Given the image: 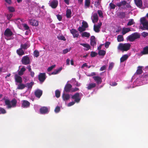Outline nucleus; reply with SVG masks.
<instances>
[{"label":"nucleus","mask_w":148,"mask_h":148,"mask_svg":"<svg viewBox=\"0 0 148 148\" xmlns=\"http://www.w3.org/2000/svg\"><path fill=\"white\" fill-rule=\"evenodd\" d=\"M5 105L7 106L8 108H11L12 107H16L17 103V101L15 98L13 99L10 101L9 99H5Z\"/></svg>","instance_id":"obj_1"},{"label":"nucleus","mask_w":148,"mask_h":148,"mask_svg":"<svg viewBox=\"0 0 148 148\" xmlns=\"http://www.w3.org/2000/svg\"><path fill=\"white\" fill-rule=\"evenodd\" d=\"M140 34L138 32H134L127 37V40L131 42H133L136 40L140 38Z\"/></svg>","instance_id":"obj_2"},{"label":"nucleus","mask_w":148,"mask_h":148,"mask_svg":"<svg viewBox=\"0 0 148 148\" xmlns=\"http://www.w3.org/2000/svg\"><path fill=\"white\" fill-rule=\"evenodd\" d=\"M131 45L129 43L123 44L120 43L118 46L117 49L123 52L127 51L130 49Z\"/></svg>","instance_id":"obj_3"},{"label":"nucleus","mask_w":148,"mask_h":148,"mask_svg":"<svg viewBox=\"0 0 148 148\" xmlns=\"http://www.w3.org/2000/svg\"><path fill=\"white\" fill-rule=\"evenodd\" d=\"M140 23L142 25L140 28L142 30H148V21L144 17H142L140 18Z\"/></svg>","instance_id":"obj_4"},{"label":"nucleus","mask_w":148,"mask_h":148,"mask_svg":"<svg viewBox=\"0 0 148 148\" xmlns=\"http://www.w3.org/2000/svg\"><path fill=\"white\" fill-rule=\"evenodd\" d=\"M21 61L22 63L25 65H28L30 63L29 58L27 56L23 57L21 59Z\"/></svg>","instance_id":"obj_5"},{"label":"nucleus","mask_w":148,"mask_h":148,"mask_svg":"<svg viewBox=\"0 0 148 148\" xmlns=\"http://www.w3.org/2000/svg\"><path fill=\"white\" fill-rule=\"evenodd\" d=\"M38 79L41 82H43L46 78L45 73H40L38 76Z\"/></svg>","instance_id":"obj_6"},{"label":"nucleus","mask_w":148,"mask_h":148,"mask_svg":"<svg viewBox=\"0 0 148 148\" xmlns=\"http://www.w3.org/2000/svg\"><path fill=\"white\" fill-rule=\"evenodd\" d=\"M58 5V1L57 0H52L49 3V6L52 8H56Z\"/></svg>","instance_id":"obj_7"},{"label":"nucleus","mask_w":148,"mask_h":148,"mask_svg":"<svg viewBox=\"0 0 148 148\" xmlns=\"http://www.w3.org/2000/svg\"><path fill=\"white\" fill-rule=\"evenodd\" d=\"M4 34L5 36L9 37L12 36L13 33L10 29L7 28L5 30Z\"/></svg>","instance_id":"obj_8"},{"label":"nucleus","mask_w":148,"mask_h":148,"mask_svg":"<svg viewBox=\"0 0 148 148\" xmlns=\"http://www.w3.org/2000/svg\"><path fill=\"white\" fill-rule=\"evenodd\" d=\"M40 112L41 114H45L49 112V110L47 107L43 106L40 108Z\"/></svg>","instance_id":"obj_9"},{"label":"nucleus","mask_w":148,"mask_h":148,"mask_svg":"<svg viewBox=\"0 0 148 148\" xmlns=\"http://www.w3.org/2000/svg\"><path fill=\"white\" fill-rule=\"evenodd\" d=\"M30 105V103L27 101L24 100L22 101L21 104V107L27 108L29 107Z\"/></svg>","instance_id":"obj_10"},{"label":"nucleus","mask_w":148,"mask_h":148,"mask_svg":"<svg viewBox=\"0 0 148 148\" xmlns=\"http://www.w3.org/2000/svg\"><path fill=\"white\" fill-rule=\"evenodd\" d=\"M72 98L75 100L74 101L78 103L80 99L79 98V93H76L73 95L71 97Z\"/></svg>","instance_id":"obj_11"},{"label":"nucleus","mask_w":148,"mask_h":148,"mask_svg":"<svg viewBox=\"0 0 148 148\" xmlns=\"http://www.w3.org/2000/svg\"><path fill=\"white\" fill-rule=\"evenodd\" d=\"M28 22L29 24L33 26H38V21L34 19H29Z\"/></svg>","instance_id":"obj_12"},{"label":"nucleus","mask_w":148,"mask_h":148,"mask_svg":"<svg viewBox=\"0 0 148 148\" xmlns=\"http://www.w3.org/2000/svg\"><path fill=\"white\" fill-rule=\"evenodd\" d=\"M71 33L73 35L74 38H77L79 35L78 32L75 29H72L70 30Z\"/></svg>","instance_id":"obj_13"},{"label":"nucleus","mask_w":148,"mask_h":148,"mask_svg":"<svg viewBox=\"0 0 148 148\" xmlns=\"http://www.w3.org/2000/svg\"><path fill=\"white\" fill-rule=\"evenodd\" d=\"M102 23L100 22L97 25H94V30L96 32L98 33L100 31V28L102 25Z\"/></svg>","instance_id":"obj_14"},{"label":"nucleus","mask_w":148,"mask_h":148,"mask_svg":"<svg viewBox=\"0 0 148 148\" xmlns=\"http://www.w3.org/2000/svg\"><path fill=\"white\" fill-rule=\"evenodd\" d=\"M34 94L36 97L39 98L42 95V91L40 89H37L35 91Z\"/></svg>","instance_id":"obj_15"},{"label":"nucleus","mask_w":148,"mask_h":148,"mask_svg":"<svg viewBox=\"0 0 148 148\" xmlns=\"http://www.w3.org/2000/svg\"><path fill=\"white\" fill-rule=\"evenodd\" d=\"M72 87L71 85L69 84H67L64 88V90L66 92L71 91Z\"/></svg>","instance_id":"obj_16"},{"label":"nucleus","mask_w":148,"mask_h":148,"mask_svg":"<svg viewBox=\"0 0 148 148\" xmlns=\"http://www.w3.org/2000/svg\"><path fill=\"white\" fill-rule=\"evenodd\" d=\"M93 78L97 83L98 84H100L102 82V80L101 78L99 76H93Z\"/></svg>","instance_id":"obj_17"},{"label":"nucleus","mask_w":148,"mask_h":148,"mask_svg":"<svg viewBox=\"0 0 148 148\" xmlns=\"http://www.w3.org/2000/svg\"><path fill=\"white\" fill-rule=\"evenodd\" d=\"M15 82L18 83H21L22 82V77L17 74L15 75Z\"/></svg>","instance_id":"obj_18"},{"label":"nucleus","mask_w":148,"mask_h":148,"mask_svg":"<svg viewBox=\"0 0 148 148\" xmlns=\"http://www.w3.org/2000/svg\"><path fill=\"white\" fill-rule=\"evenodd\" d=\"M90 45L92 46H94L96 45L97 42L95 40V37L94 36H92L90 39Z\"/></svg>","instance_id":"obj_19"},{"label":"nucleus","mask_w":148,"mask_h":148,"mask_svg":"<svg viewBox=\"0 0 148 148\" xmlns=\"http://www.w3.org/2000/svg\"><path fill=\"white\" fill-rule=\"evenodd\" d=\"M134 2L136 5L139 8L142 7L143 2L142 0H134Z\"/></svg>","instance_id":"obj_20"},{"label":"nucleus","mask_w":148,"mask_h":148,"mask_svg":"<svg viewBox=\"0 0 148 148\" xmlns=\"http://www.w3.org/2000/svg\"><path fill=\"white\" fill-rule=\"evenodd\" d=\"M92 22L94 23L97 22L98 20V17L97 13H94L93 15Z\"/></svg>","instance_id":"obj_21"},{"label":"nucleus","mask_w":148,"mask_h":148,"mask_svg":"<svg viewBox=\"0 0 148 148\" xmlns=\"http://www.w3.org/2000/svg\"><path fill=\"white\" fill-rule=\"evenodd\" d=\"M140 53L141 55H145L148 54V46L144 47L143 51L141 52Z\"/></svg>","instance_id":"obj_22"},{"label":"nucleus","mask_w":148,"mask_h":148,"mask_svg":"<svg viewBox=\"0 0 148 148\" xmlns=\"http://www.w3.org/2000/svg\"><path fill=\"white\" fill-rule=\"evenodd\" d=\"M62 97L64 101H66L69 99L70 96L69 94H66L63 93L62 95Z\"/></svg>","instance_id":"obj_23"},{"label":"nucleus","mask_w":148,"mask_h":148,"mask_svg":"<svg viewBox=\"0 0 148 148\" xmlns=\"http://www.w3.org/2000/svg\"><path fill=\"white\" fill-rule=\"evenodd\" d=\"M130 31L131 30L130 28L124 27L122 29V34L123 35H124Z\"/></svg>","instance_id":"obj_24"},{"label":"nucleus","mask_w":148,"mask_h":148,"mask_svg":"<svg viewBox=\"0 0 148 148\" xmlns=\"http://www.w3.org/2000/svg\"><path fill=\"white\" fill-rule=\"evenodd\" d=\"M128 56L127 54H125L120 59L121 62H123L125 61L126 60L128 59Z\"/></svg>","instance_id":"obj_25"},{"label":"nucleus","mask_w":148,"mask_h":148,"mask_svg":"<svg viewBox=\"0 0 148 148\" xmlns=\"http://www.w3.org/2000/svg\"><path fill=\"white\" fill-rule=\"evenodd\" d=\"M142 66H138V69L136 72V74L137 75H140L143 73V71L142 70Z\"/></svg>","instance_id":"obj_26"},{"label":"nucleus","mask_w":148,"mask_h":148,"mask_svg":"<svg viewBox=\"0 0 148 148\" xmlns=\"http://www.w3.org/2000/svg\"><path fill=\"white\" fill-rule=\"evenodd\" d=\"M17 53L20 56H21L24 54V51L21 48L16 51Z\"/></svg>","instance_id":"obj_27"},{"label":"nucleus","mask_w":148,"mask_h":148,"mask_svg":"<svg viewBox=\"0 0 148 148\" xmlns=\"http://www.w3.org/2000/svg\"><path fill=\"white\" fill-rule=\"evenodd\" d=\"M126 4V2L125 1H123L119 3H117L116 5L119 7H120L122 5L125 6Z\"/></svg>","instance_id":"obj_28"},{"label":"nucleus","mask_w":148,"mask_h":148,"mask_svg":"<svg viewBox=\"0 0 148 148\" xmlns=\"http://www.w3.org/2000/svg\"><path fill=\"white\" fill-rule=\"evenodd\" d=\"M26 71V69L24 67H23L18 72V74L19 75L21 76L24 73V72Z\"/></svg>","instance_id":"obj_29"},{"label":"nucleus","mask_w":148,"mask_h":148,"mask_svg":"<svg viewBox=\"0 0 148 148\" xmlns=\"http://www.w3.org/2000/svg\"><path fill=\"white\" fill-rule=\"evenodd\" d=\"M126 14L125 12H121L119 13L118 16L120 18L123 19L125 18Z\"/></svg>","instance_id":"obj_30"},{"label":"nucleus","mask_w":148,"mask_h":148,"mask_svg":"<svg viewBox=\"0 0 148 148\" xmlns=\"http://www.w3.org/2000/svg\"><path fill=\"white\" fill-rule=\"evenodd\" d=\"M34 84V82H32L30 83H27L25 85V87H27L28 88H32Z\"/></svg>","instance_id":"obj_31"},{"label":"nucleus","mask_w":148,"mask_h":148,"mask_svg":"<svg viewBox=\"0 0 148 148\" xmlns=\"http://www.w3.org/2000/svg\"><path fill=\"white\" fill-rule=\"evenodd\" d=\"M62 69V68L61 67L59 68L58 69L55 70L53 72H52L51 74L52 75L56 74H58L59 72L61 71Z\"/></svg>","instance_id":"obj_32"},{"label":"nucleus","mask_w":148,"mask_h":148,"mask_svg":"<svg viewBox=\"0 0 148 148\" xmlns=\"http://www.w3.org/2000/svg\"><path fill=\"white\" fill-rule=\"evenodd\" d=\"M25 87V85L21 83H19L18 85L17 88L18 89L22 90Z\"/></svg>","instance_id":"obj_33"},{"label":"nucleus","mask_w":148,"mask_h":148,"mask_svg":"<svg viewBox=\"0 0 148 148\" xmlns=\"http://www.w3.org/2000/svg\"><path fill=\"white\" fill-rule=\"evenodd\" d=\"M96 86V84L95 83H91L89 84L87 87L88 89L90 90L95 87Z\"/></svg>","instance_id":"obj_34"},{"label":"nucleus","mask_w":148,"mask_h":148,"mask_svg":"<svg viewBox=\"0 0 148 148\" xmlns=\"http://www.w3.org/2000/svg\"><path fill=\"white\" fill-rule=\"evenodd\" d=\"M117 40L118 42H121L124 41V38L122 35H119L117 37Z\"/></svg>","instance_id":"obj_35"},{"label":"nucleus","mask_w":148,"mask_h":148,"mask_svg":"<svg viewBox=\"0 0 148 148\" xmlns=\"http://www.w3.org/2000/svg\"><path fill=\"white\" fill-rule=\"evenodd\" d=\"M29 46L26 43H24V44H21V48L22 49H27Z\"/></svg>","instance_id":"obj_36"},{"label":"nucleus","mask_w":148,"mask_h":148,"mask_svg":"<svg viewBox=\"0 0 148 148\" xmlns=\"http://www.w3.org/2000/svg\"><path fill=\"white\" fill-rule=\"evenodd\" d=\"M71 12L70 10L68 9L66 11V16L67 18H69L71 17Z\"/></svg>","instance_id":"obj_37"},{"label":"nucleus","mask_w":148,"mask_h":148,"mask_svg":"<svg viewBox=\"0 0 148 148\" xmlns=\"http://www.w3.org/2000/svg\"><path fill=\"white\" fill-rule=\"evenodd\" d=\"M90 0H85V8H88L90 6Z\"/></svg>","instance_id":"obj_38"},{"label":"nucleus","mask_w":148,"mask_h":148,"mask_svg":"<svg viewBox=\"0 0 148 148\" xmlns=\"http://www.w3.org/2000/svg\"><path fill=\"white\" fill-rule=\"evenodd\" d=\"M106 53V51L104 50H100L98 52V54L100 56H104L105 55Z\"/></svg>","instance_id":"obj_39"},{"label":"nucleus","mask_w":148,"mask_h":148,"mask_svg":"<svg viewBox=\"0 0 148 148\" xmlns=\"http://www.w3.org/2000/svg\"><path fill=\"white\" fill-rule=\"evenodd\" d=\"M84 47L86 48L85 50L86 51H87L89 50L90 48V45L88 44L84 43Z\"/></svg>","instance_id":"obj_40"},{"label":"nucleus","mask_w":148,"mask_h":148,"mask_svg":"<svg viewBox=\"0 0 148 148\" xmlns=\"http://www.w3.org/2000/svg\"><path fill=\"white\" fill-rule=\"evenodd\" d=\"M78 30L80 32H82L83 31V21H82V22L81 26H80L79 27Z\"/></svg>","instance_id":"obj_41"},{"label":"nucleus","mask_w":148,"mask_h":148,"mask_svg":"<svg viewBox=\"0 0 148 148\" xmlns=\"http://www.w3.org/2000/svg\"><path fill=\"white\" fill-rule=\"evenodd\" d=\"M60 92L58 90H56L55 91V96L56 97L58 98L60 97Z\"/></svg>","instance_id":"obj_42"},{"label":"nucleus","mask_w":148,"mask_h":148,"mask_svg":"<svg viewBox=\"0 0 148 148\" xmlns=\"http://www.w3.org/2000/svg\"><path fill=\"white\" fill-rule=\"evenodd\" d=\"M134 23H135L133 19H131L129 21V22L127 23V26H130L134 24Z\"/></svg>","instance_id":"obj_43"},{"label":"nucleus","mask_w":148,"mask_h":148,"mask_svg":"<svg viewBox=\"0 0 148 148\" xmlns=\"http://www.w3.org/2000/svg\"><path fill=\"white\" fill-rule=\"evenodd\" d=\"M34 54L35 57L37 58L39 56L40 53L38 51L35 50L34 52Z\"/></svg>","instance_id":"obj_44"},{"label":"nucleus","mask_w":148,"mask_h":148,"mask_svg":"<svg viewBox=\"0 0 148 148\" xmlns=\"http://www.w3.org/2000/svg\"><path fill=\"white\" fill-rule=\"evenodd\" d=\"M6 113V111L4 109L0 107V114H5Z\"/></svg>","instance_id":"obj_45"},{"label":"nucleus","mask_w":148,"mask_h":148,"mask_svg":"<svg viewBox=\"0 0 148 148\" xmlns=\"http://www.w3.org/2000/svg\"><path fill=\"white\" fill-rule=\"evenodd\" d=\"M90 36V34L89 33L87 32H84V37L88 38Z\"/></svg>","instance_id":"obj_46"},{"label":"nucleus","mask_w":148,"mask_h":148,"mask_svg":"<svg viewBox=\"0 0 148 148\" xmlns=\"http://www.w3.org/2000/svg\"><path fill=\"white\" fill-rule=\"evenodd\" d=\"M71 49V48H69V49H66L63 50V54H65L67 53L68 52H69L70 51Z\"/></svg>","instance_id":"obj_47"},{"label":"nucleus","mask_w":148,"mask_h":148,"mask_svg":"<svg viewBox=\"0 0 148 148\" xmlns=\"http://www.w3.org/2000/svg\"><path fill=\"white\" fill-rule=\"evenodd\" d=\"M114 64L113 62L110 63L108 67V70H111L114 66Z\"/></svg>","instance_id":"obj_48"},{"label":"nucleus","mask_w":148,"mask_h":148,"mask_svg":"<svg viewBox=\"0 0 148 148\" xmlns=\"http://www.w3.org/2000/svg\"><path fill=\"white\" fill-rule=\"evenodd\" d=\"M97 13L100 17L102 18H103V12H102L101 10H98L97 11Z\"/></svg>","instance_id":"obj_49"},{"label":"nucleus","mask_w":148,"mask_h":148,"mask_svg":"<svg viewBox=\"0 0 148 148\" xmlns=\"http://www.w3.org/2000/svg\"><path fill=\"white\" fill-rule=\"evenodd\" d=\"M60 111V107L58 106H57L55 108L54 111L56 113H58Z\"/></svg>","instance_id":"obj_50"},{"label":"nucleus","mask_w":148,"mask_h":148,"mask_svg":"<svg viewBox=\"0 0 148 148\" xmlns=\"http://www.w3.org/2000/svg\"><path fill=\"white\" fill-rule=\"evenodd\" d=\"M141 35L144 38L148 36V33L144 32L141 33Z\"/></svg>","instance_id":"obj_51"},{"label":"nucleus","mask_w":148,"mask_h":148,"mask_svg":"<svg viewBox=\"0 0 148 148\" xmlns=\"http://www.w3.org/2000/svg\"><path fill=\"white\" fill-rule=\"evenodd\" d=\"M97 55V53L94 51H91V56L92 57H94L96 56Z\"/></svg>","instance_id":"obj_52"},{"label":"nucleus","mask_w":148,"mask_h":148,"mask_svg":"<svg viewBox=\"0 0 148 148\" xmlns=\"http://www.w3.org/2000/svg\"><path fill=\"white\" fill-rule=\"evenodd\" d=\"M56 66V65H52L51 66L49 67L48 69H47V71L48 72L52 70Z\"/></svg>","instance_id":"obj_53"},{"label":"nucleus","mask_w":148,"mask_h":148,"mask_svg":"<svg viewBox=\"0 0 148 148\" xmlns=\"http://www.w3.org/2000/svg\"><path fill=\"white\" fill-rule=\"evenodd\" d=\"M9 11L10 12H13L15 11L14 8L12 7H8Z\"/></svg>","instance_id":"obj_54"},{"label":"nucleus","mask_w":148,"mask_h":148,"mask_svg":"<svg viewBox=\"0 0 148 148\" xmlns=\"http://www.w3.org/2000/svg\"><path fill=\"white\" fill-rule=\"evenodd\" d=\"M56 16L57 17V19L59 21H60L62 20V16L61 15L58 14L56 15Z\"/></svg>","instance_id":"obj_55"},{"label":"nucleus","mask_w":148,"mask_h":148,"mask_svg":"<svg viewBox=\"0 0 148 148\" xmlns=\"http://www.w3.org/2000/svg\"><path fill=\"white\" fill-rule=\"evenodd\" d=\"M109 5L111 9H114L116 7V5L112 3H110Z\"/></svg>","instance_id":"obj_56"},{"label":"nucleus","mask_w":148,"mask_h":148,"mask_svg":"<svg viewBox=\"0 0 148 148\" xmlns=\"http://www.w3.org/2000/svg\"><path fill=\"white\" fill-rule=\"evenodd\" d=\"M88 26L87 23L84 21V31L85 30V28L88 27Z\"/></svg>","instance_id":"obj_57"},{"label":"nucleus","mask_w":148,"mask_h":148,"mask_svg":"<svg viewBox=\"0 0 148 148\" xmlns=\"http://www.w3.org/2000/svg\"><path fill=\"white\" fill-rule=\"evenodd\" d=\"M110 44V42H109L107 41L106 42L105 44V47L106 48H108Z\"/></svg>","instance_id":"obj_58"},{"label":"nucleus","mask_w":148,"mask_h":148,"mask_svg":"<svg viewBox=\"0 0 148 148\" xmlns=\"http://www.w3.org/2000/svg\"><path fill=\"white\" fill-rule=\"evenodd\" d=\"M58 38L59 40H61L64 41H65L66 40V38H65V37L63 36L58 37Z\"/></svg>","instance_id":"obj_59"},{"label":"nucleus","mask_w":148,"mask_h":148,"mask_svg":"<svg viewBox=\"0 0 148 148\" xmlns=\"http://www.w3.org/2000/svg\"><path fill=\"white\" fill-rule=\"evenodd\" d=\"M23 26L25 30H28L29 29V27L26 24H23Z\"/></svg>","instance_id":"obj_60"},{"label":"nucleus","mask_w":148,"mask_h":148,"mask_svg":"<svg viewBox=\"0 0 148 148\" xmlns=\"http://www.w3.org/2000/svg\"><path fill=\"white\" fill-rule=\"evenodd\" d=\"M75 101H73L71 102H70L68 104V106H71L75 103Z\"/></svg>","instance_id":"obj_61"},{"label":"nucleus","mask_w":148,"mask_h":148,"mask_svg":"<svg viewBox=\"0 0 148 148\" xmlns=\"http://www.w3.org/2000/svg\"><path fill=\"white\" fill-rule=\"evenodd\" d=\"M79 89L77 88H72L71 90V92H74L78 91Z\"/></svg>","instance_id":"obj_62"},{"label":"nucleus","mask_w":148,"mask_h":148,"mask_svg":"<svg viewBox=\"0 0 148 148\" xmlns=\"http://www.w3.org/2000/svg\"><path fill=\"white\" fill-rule=\"evenodd\" d=\"M106 66L105 65L102 66L100 69V70L101 71H103L106 69Z\"/></svg>","instance_id":"obj_63"},{"label":"nucleus","mask_w":148,"mask_h":148,"mask_svg":"<svg viewBox=\"0 0 148 148\" xmlns=\"http://www.w3.org/2000/svg\"><path fill=\"white\" fill-rule=\"evenodd\" d=\"M13 14H8L7 16V18L8 19L10 20Z\"/></svg>","instance_id":"obj_64"}]
</instances>
